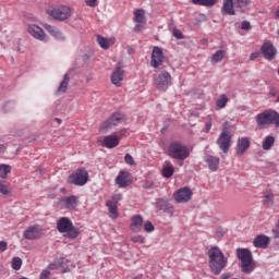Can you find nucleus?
Here are the masks:
<instances>
[{
    "instance_id": "393cba45",
    "label": "nucleus",
    "mask_w": 279,
    "mask_h": 279,
    "mask_svg": "<svg viewBox=\"0 0 279 279\" xmlns=\"http://www.w3.org/2000/svg\"><path fill=\"white\" fill-rule=\"evenodd\" d=\"M269 236L260 234L254 239L253 245L254 247H266L269 245Z\"/></svg>"
},
{
    "instance_id": "37998d69",
    "label": "nucleus",
    "mask_w": 279,
    "mask_h": 279,
    "mask_svg": "<svg viewBox=\"0 0 279 279\" xmlns=\"http://www.w3.org/2000/svg\"><path fill=\"white\" fill-rule=\"evenodd\" d=\"M144 230H145V232H154V230H156V228L154 227V223H151V221H146L144 223Z\"/></svg>"
},
{
    "instance_id": "9b49d317",
    "label": "nucleus",
    "mask_w": 279,
    "mask_h": 279,
    "mask_svg": "<svg viewBox=\"0 0 279 279\" xmlns=\"http://www.w3.org/2000/svg\"><path fill=\"white\" fill-rule=\"evenodd\" d=\"M177 204H189L193 199V191L189 187H181L173 194Z\"/></svg>"
},
{
    "instance_id": "c756f323",
    "label": "nucleus",
    "mask_w": 279,
    "mask_h": 279,
    "mask_svg": "<svg viewBox=\"0 0 279 279\" xmlns=\"http://www.w3.org/2000/svg\"><path fill=\"white\" fill-rule=\"evenodd\" d=\"M276 143V138L271 135H268L264 138L262 143V147L265 151H269L274 147V144Z\"/></svg>"
},
{
    "instance_id": "473e14b6",
    "label": "nucleus",
    "mask_w": 279,
    "mask_h": 279,
    "mask_svg": "<svg viewBox=\"0 0 279 279\" xmlns=\"http://www.w3.org/2000/svg\"><path fill=\"white\" fill-rule=\"evenodd\" d=\"M9 173H12V167L10 165H0V178L5 180Z\"/></svg>"
},
{
    "instance_id": "a19ab883",
    "label": "nucleus",
    "mask_w": 279,
    "mask_h": 279,
    "mask_svg": "<svg viewBox=\"0 0 279 279\" xmlns=\"http://www.w3.org/2000/svg\"><path fill=\"white\" fill-rule=\"evenodd\" d=\"M161 210H163V213H168V215H173L174 209H173V205L166 203V205L161 206Z\"/></svg>"
},
{
    "instance_id": "aec40b11",
    "label": "nucleus",
    "mask_w": 279,
    "mask_h": 279,
    "mask_svg": "<svg viewBox=\"0 0 279 279\" xmlns=\"http://www.w3.org/2000/svg\"><path fill=\"white\" fill-rule=\"evenodd\" d=\"M96 40L101 49H110L117 39H114V37L106 38L101 35H97Z\"/></svg>"
},
{
    "instance_id": "3c124183",
    "label": "nucleus",
    "mask_w": 279,
    "mask_h": 279,
    "mask_svg": "<svg viewBox=\"0 0 279 279\" xmlns=\"http://www.w3.org/2000/svg\"><path fill=\"white\" fill-rule=\"evenodd\" d=\"M49 271H54V269H60V264H49L48 265V268H47Z\"/></svg>"
},
{
    "instance_id": "58836bf2",
    "label": "nucleus",
    "mask_w": 279,
    "mask_h": 279,
    "mask_svg": "<svg viewBox=\"0 0 279 279\" xmlns=\"http://www.w3.org/2000/svg\"><path fill=\"white\" fill-rule=\"evenodd\" d=\"M263 202L264 204L271 206L274 204V194H271V192H266Z\"/></svg>"
},
{
    "instance_id": "e433bc0d",
    "label": "nucleus",
    "mask_w": 279,
    "mask_h": 279,
    "mask_svg": "<svg viewBox=\"0 0 279 279\" xmlns=\"http://www.w3.org/2000/svg\"><path fill=\"white\" fill-rule=\"evenodd\" d=\"M228 104V96L226 94L220 95V97L216 100V106L219 110L223 109Z\"/></svg>"
},
{
    "instance_id": "f8f14e48",
    "label": "nucleus",
    "mask_w": 279,
    "mask_h": 279,
    "mask_svg": "<svg viewBox=\"0 0 279 279\" xmlns=\"http://www.w3.org/2000/svg\"><path fill=\"white\" fill-rule=\"evenodd\" d=\"M28 34H31L35 40H40V43H49V36H47V33H45V31L36 24L28 25Z\"/></svg>"
},
{
    "instance_id": "f3484780",
    "label": "nucleus",
    "mask_w": 279,
    "mask_h": 279,
    "mask_svg": "<svg viewBox=\"0 0 279 279\" xmlns=\"http://www.w3.org/2000/svg\"><path fill=\"white\" fill-rule=\"evenodd\" d=\"M256 267L257 265L252 257V252L250 250H245V274H252Z\"/></svg>"
},
{
    "instance_id": "5701e85b",
    "label": "nucleus",
    "mask_w": 279,
    "mask_h": 279,
    "mask_svg": "<svg viewBox=\"0 0 279 279\" xmlns=\"http://www.w3.org/2000/svg\"><path fill=\"white\" fill-rule=\"evenodd\" d=\"M205 162L208 166V169L211 171H217L219 169V157H215L213 155H207L205 157Z\"/></svg>"
},
{
    "instance_id": "69168bd1",
    "label": "nucleus",
    "mask_w": 279,
    "mask_h": 279,
    "mask_svg": "<svg viewBox=\"0 0 279 279\" xmlns=\"http://www.w3.org/2000/svg\"><path fill=\"white\" fill-rule=\"evenodd\" d=\"M277 102L279 104V95H278V97H277Z\"/></svg>"
},
{
    "instance_id": "f03ea898",
    "label": "nucleus",
    "mask_w": 279,
    "mask_h": 279,
    "mask_svg": "<svg viewBox=\"0 0 279 279\" xmlns=\"http://www.w3.org/2000/svg\"><path fill=\"white\" fill-rule=\"evenodd\" d=\"M168 154L170 158H173L174 160H186L189 156H191V149L189 146L180 143V142H174L171 143L168 147Z\"/></svg>"
},
{
    "instance_id": "9d476101",
    "label": "nucleus",
    "mask_w": 279,
    "mask_h": 279,
    "mask_svg": "<svg viewBox=\"0 0 279 279\" xmlns=\"http://www.w3.org/2000/svg\"><path fill=\"white\" fill-rule=\"evenodd\" d=\"M165 64V52L162 48L155 46L151 51L150 66L153 69H160Z\"/></svg>"
},
{
    "instance_id": "7c9ffc66",
    "label": "nucleus",
    "mask_w": 279,
    "mask_h": 279,
    "mask_svg": "<svg viewBox=\"0 0 279 279\" xmlns=\"http://www.w3.org/2000/svg\"><path fill=\"white\" fill-rule=\"evenodd\" d=\"M194 5H203L204 8H213L217 0H191Z\"/></svg>"
},
{
    "instance_id": "72a5a7b5",
    "label": "nucleus",
    "mask_w": 279,
    "mask_h": 279,
    "mask_svg": "<svg viewBox=\"0 0 279 279\" xmlns=\"http://www.w3.org/2000/svg\"><path fill=\"white\" fill-rule=\"evenodd\" d=\"M225 57H226V50H218L213 54L211 62L217 64V62H221V60H223Z\"/></svg>"
},
{
    "instance_id": "5fc2aeb1",
    "label": "nucleus",
    "mask_w": 279,
    "mask_h": 279,
    "mask_svg": "<svg viewBox=\"0 0 279 279\" xmlns=\"http://www.w3.org/2000/svg\"><path fill=\"white\" fill-rule=\"evenodd\" d=\"M211 128H213V123L211 122H206L205 123V130H206L207 133L210 132Z\"/></svg>"
},
{
    "instance_id": "4c0bfd02",
    "label": "nucleus",
    "mask_w": 279,
    "mask_h": 279,
    "mask_svg": "<svg viewBox=\"0 0 279 279\" xmlns=\"http://www.w3.org/2000/svg\"><path fill=\"white\" fill-rule=\"evenodd\" d=\"M236 154H238V156H243V154H245V138L244 137H242L238 141Z\"/></svg>"
},
{
    "instance_id": "603ef678",
    "label": "nucleus",
    "mask_w": 279,
    "mask_h": 279,
    "mask_svg": "<svg viewBox=\"0 0 279 279\" xmlns=\"http://www.w3.org/2000/svg\"><path fill=\"white\" fill-rule=\"evenodd\" d=\"M143 24L144 23H137L134 27V32H143Z\"/></svg>"
},
{
    "instance_id": "09e8293b",
    "label": "nucleus",
    "mask_w": 279,
    "mask_h": 279,
    "mask_svg": "<svg viewBox=\"0 0 279 279\" xmlns=\"http://www.w3.org/2000/svg\"><path fill=\"white\" fill-rule=\"evenodd\" d=\"M85 3L88 8H97V0H85Z\"/></svg>"
},
{
    "instance_id": "680f3d73",
    "label": "nucleus",
    "mask_w": 279,
    "mask_h": 279,
    "mask_svg": "<svg viewBox=\"0 0 279 279\" xmlns=\"http://www.w3.org/2000/svg\"><path fill=\"white\" fill-rule=\"evenodd\" d=\"M247 147H250V141H245V148L247 149Z\"/></svg>"
},
{
    "instance_id": "f257e3e1",
    "label": "nucleus",
    "mask_w": 279,
    "mask_h": 279,
    "mask_svg": "<svg viewBox=\"0 0 279 279\" xmlns=\"http://www.w3.org/2000/svg\"><path fill=\"white\" fill-rule=\"evenodd\" d=\"M207 256L209 258L210 271L214 272L215 276H219L228 266V258L218 246H211L207 252Z\"/></svg>"
},
{
    "instance_id": "de8ad7c7",
    "label": "nucleus",
    "mask_w": 279,
    "mask_h": 279,
    "mask_svg": "<svg viewBox=\"0 0 279 279\" xmlns=\"http://www.w3.org/2000/svg\"><path fill=\"white\" fill-rule=\"evenodd\" d=\"M173 36L174 38H178V40H182L184 38V35L182 34V31L174 28L173 29Z\"/></svg>"
},
{
    "instance_id": "c03bdc74",
    "label": "nucleus",
    "mask_w": 279,
    "mask_h": 279,
    "mask_svg": "<svg viewBox=\"0 0 279 279\" xmlns=\"http://www.w3.org/2000/svg\"><path fill=\"white\" fill-rule=\"evenodd\" d=\"M49 278H51V270H48V268H46L40 272L39 279H49Z\"/></svg>"
},
{
    "instance_id": "2f4dec72",
    "label": "nucleus",
    "mask_w": 279,
    "mask_h": 279,
    "mask_svg": "<svg viewBox=\"0 0 279 279\" xmlns=\"http://www.w3.org/2000/svg\"><path fill=\"white\" fill-rule=\"evenodd\" d=\"M133 21L135 23H145V10L143 9L135 10Z\"/></svg>"
},
{
    "instance_id": "49530a36",
    "label": "nucleus",
    "mask_w": 279,
    "mask_h": 279,
    "mask_svg": "<svg viewBox=\"0 0 279 279\" xmlns=\"http://www.w3.org/2000/svg\"><path fill=\"white\" fill-rule=\"evenodd\" d=\"M117 138H119V143H121V140L123 136H128V129H122L119 132L116 133Z\"/></svg>"
},
{
    "instance_id": "bf43d9fd",
    "label": "nucleus",
    "mask_w": 279,
    "mask_h": 279,
    "mask_svg": "<svg viewBox=\"0 0 279 279\" xmlns=\"http://www.w3.org/2000/svg\"><path fill=\"white\" fill-rule=\"evenodd\" d=\"M256 58H258V53H252L251 54V60H256Z\"/></svg>"
},
{
    "instance_id": "ea45409f",
    "label": "nucleus",
    "mask_w": 279,
    "mask_h": 279,
    "mask_svg": "<svg viewBox=\"0 0 279 279\" xmlns=\"http://www.w3.org/2000/svg\"><path fill=\"white\" fill-rule=\"evenodd\" d=\"M124 161L125 165H129V167H136V161H134V157H132V155L126 154L124 156Z\"/></svg>"
},
{
    "instance_id": "864d4df0",
    "label": "nucleus",
    "mask_w": 279,
    "mask_h": 279,
    "mask_svg": "<svg viewBox=\"0 0 279 279\" xmlns=\"http://www.w3.org/2000/svg\"><path fill=\"white\" fill-rule=\"evenodd\" d=\"M272 232H274L276 239H279V220H278V223L276 225V229L272 230Z\"/></svg>"
},
{
    "instance_id": "4468645a",
    "label": "nucleus",
    "mask_w": 279,
    "mask_h": 279,
    "mask_svg": "<svg viewBox=\"0 0 279 279\" xmlns=\"http://www.w3.org/2000/svg\"><path fill=\"white\" fill-rule=\"evenodd\" d=\"M98 143L101 144V147H106L107 149H114V147H119V137H117V133L105 136L102 140H98Z\"/></svg>"
},
{
    "instance_id": "c9c22d12",
    "label": "nucleus",
    "mask_w": 279,
    "mask_h": 279,
    "mask_svg": "<svg viewBox=\"0 0 279 279\" xmlns=\"http://www.w3.org/2000/svg\"><path fill=\"white\" fill-rule=\"evenodd\" d=\"M11 267L14 271H19L23 267V259L21 257H13L11 260Z\"/></svg>"
},
{
    "instance_id": "a211bd4d",
    "label": "nucleus",
    "mask_w": 279,
    "mask_h": 279,
    "mask_svg": "<svg viewBox=\"0 0 279 279\" xmlns=\"http://www.w3.org/2000/svg\"><path fill=\"white\" fill-rule=\"evenodd\" d=\"M262 53L264 54V58H266V60L274 59V56H276L277 53L276 48L274 47V44L269 41L265 43L262 47Z\"/></svg>"
},
{
    "instance_id": "cd10ccee",
    "label": "nucleus",
    "mask_w": 279,
    "mask_h": 279,
    "mask_svg": "<svg viewBox=\"0 0 279 279\" xmlns=\"http://www.w3.org/2000/svg\"><path fill=\"white\" fill-rule=\"evenodd\" d=\"M0 195L3 197H10L12 195V186L8 181H0Z\"/></svg>"
},
{
    "instance_id": "6e6552de",
    "label": "nucleus",
    "mask_w": 279,
    "mask_h": 279,
    "mask_svg": "<svg viewBox=\"0 0 279 279\" xmlns=\"http://www.w3.org/2000/svg\"><path fill=\"white\" fill-rule=\"evenodd\" d=\"M173 77L171 76V73L168 71H160L158 74L154 76V83L158 90H167L169 86H171Z\"/></svg>"
},
{
    "instance_id": "052dcab7",
    "label": "nucleus",
    "mask_w": 279,
    "mask_h": 279,
    "mask_svg": "<svg viewBox=\"0 0 279 279\" xmlns=\"http://www.w3.org/2000/svg\"><path fill=\"white\" fill-rule=\"evenodd\" d=\"M270 97H276V92L275 90H270Z\"/></svg>"
},
{
    "instance_id": "a18cd8bd",
    "label": "nucleus",
    "mask_w": 279,
    "mask_h": 279,
    "mask_svg": "<svg viewBox=\"0 0 279 279\" xmlns=\"http://www.w3.org/2000/svg\"><path fill=\"white\" fill-rule=\"evenodd\" d=\"M131 241L133 243H141V244H143V243H145V236H143V235H134V236L131 238Z\"/></svg>"
},
{
    "instance_id": "6ab92c4d",
    "label": "nucleus",
    "mask_w": 279,
    "mask_h": 279,
    "mask_svg": "<svg viewBox=\"0 0 279 279\" xmlns=\"http://www.w3.org/2000/svg\"><path fill=\"white\" fill-rule=\"evenodd\" d=\"M62 204L68 210H75L77 208V196L72 195V196H65L61 199Z\"/></svg>"
},
{
    "instance_id": "6e6d98bb",
    "label": "nucleus",
    "mask_w": 279,
    "mask_h": 279,
    "mask_svg": "<svg viewBox=\"0 0 279 279\" xmlns=\"http://www.w3.org/2000/svg\"><path fill=\"white\" fill-rule=\"evenodd\" d=\"M232 277V275L230 274V272H225V274H222L221 275V279H228V278H231Z\"/></svg>"
},
{
    "instance_id": "13d9d810",
    "label": "nucleus",
    "mask_w": 279,
    "mask_h": 279,
    "mask_svg": "<svg viewBox=\"0 0 279 279\" xmlns=\"http://www.w3.org/2000/svg\"><path fill=\"white\" fill-rule=\"evenodd\" d=\"M5 149H7L5 145L0 144V154H3Z\"/></svg>"
},
{
    "instance_id": "4be33fe9",
    "label": "nucleus",
    "mask_w": 279,
    "mask_h": 279,
    "mask_svg": "<svg viewBox=\"0 0 279 279\" xmlns=\"http://www.w3.org/2000/svg\"><path fill=\"white\" fill-rule=\"evenodd\" d=\"M44 27L46 32H48V34H50V36H52L57 40H64V34H62V32H60L58 27L51 26L49 24L44 25Z\"/></svg>"
},
{
    "instance_id": "8fccbe9b",
    "label": "nucleus",
    "mask_w": 279,
    "mask_h": 279,
    "mask_svg": "<svg viewBox=\"0 0 279 279\" xmlns=\"http://www.w3.org/2000/svg\"><path fill=\"white\" fill-rule=\"evenodd\" d=\"M8 250V242L0 241V254Z\"/></svg>"
},
{
    "instance_id": "79ce46f5",
    "label": "nucleus",
    "mask_w": 279,
    "mask_h": 279,
    "mask_svg": "<svg viewBox=\"0 0 279 279\" xmlns=\"http://www.w3.org/2000/svg\"><path fill=\"white\" fill-rule=\"evenodd\" d=\"M121 199H123V194H113L111 196V204H116L118 206L119 202H121Z\"/></svg>"
},
{
    "instance_id": "ddd939ff",
    "label": "nucleus",
    "mask_w": 279,
    "mask_h": 279,
    "mask_svg": "<svg viewBox=\"0 0 279 279\" xmlns=\"http://www.w3.org/2000/svg\"><path fill=\"white\" fill-rule=\"evenodd\" d=\"M116 184L119 189H128L132 184V173L128 170H122L116 178Z\"/></svg>"
},
{
    "instance_id": "0eeeda50",
    "label": "nucleus",
    "mask_w": 279,
    "mask_h": 279,
    "mask_svg": "<svg viewBox=\"0 0 279 279\" xmlns=\"http://www.w3.org/2000/svg\"><path fill=\"white\" fill-rule=\"evenodd\" d=\"M230 123L225 122L222 126V132L217 140V145L223 151V154H228L230 151V146L232 145V135H230Z\"/></svg>"
},
{
    "instance_id": "1a4fd4ad",
    "label": "nucleus",
    "mask_w": 279,
    "mask_h": 279,
    "mask_svg": "<svg viewBox=\"0 0 279 279\" xmlns=\"http://www.w3.org/2000/svg\"><path fill=\"white\" fill-rule=\"evenodd\" d=\"M69 184H75V186H84L88 182V171L84 168L78 169L68 178Z\"/></svg>"
},
{
    "instance_id": "f704fd0d",
    "label": "nucleus",
    "mask_w": 279,
    "mask_h": 279,
    "mask_svg": "<svg viewBox=\"0 0 279 279\" xmlns=\"http://www.w3.org/2000/svg\"><path fill=\"white\" fill-rule=\"evenodd\" d=\"M238 258L241 260V269L245 271V248H238L236 250Z\"/></svg>"
},
{
    "instance_id": "423d86ee",
    "label": "nucleus",
    "mask_w": 279,
    "mask_h": 279,
    "mask_svg": "<svg viewBox=\"0 0 279 279\" xmlns=\"http://www.w3.org/2000/svg\"><path fill=\"white\" fill-rule=\"evenodd\" d=\"M48 14L54 21H68L73 15V9L69 5H59L48 10Z\"/></svg>"
},
{
    "instance_id": "2eb2a0df",
    "label": "nucleus",
    "mask_w": 279,
    "mask_h": 279,
    "mask_svg": "<svg viewBox=\"0 0 279 279\" xmlns=\"http://www.w3.org/2000/svg\"><path fill=\"white\" fill-rule=\"evenodd\" d=\"M43 236V229L39 226H31L24 231V239L36 241Z\"/></svg>"
},
{
    "instance_id": "a878e982",
    "label": "nucleus",
    "mask_w": 279,
    "mask_h": 279,
    "mask_svg": "<svg viewBox=\"0 0 279 279\" xmlns=\"http://www.w3.org/2000/svg\"><path fill=\"white\" fill-rule=\"evenodd\" d=\"M70 82H71V76H69V74H64L63 80L61 81L57 89V95H63V93H66Z\"/></svg>"
},
{
    "instance_id": "412c9836",
    "label": "nucleus",
    "mask_w": 279,
    "mask_h": 279,
    "mask_svg": "<svg viewBox=\"0 0 279 279\" xmlns=\"http://www.w3.org/2000/svg\"><path fill=\"white\" fill-rule=\"evenodd\" d=\"M130 228L132 232H141L143 230V216L135 215L131 219Z\"/></svg>"
},
{
    "instance_id": "39448f33",
    "label": "nucleus",
    "mask_w": 279,
    "mask_h": 279,
    "mask_svg": "<svg viewBox=\"0 0 279 279\" xmlns=\"http://www.w3.org/2000/svg\"><path fill=\"white\" fill-rule=\"evenodd\" d=\"M256 121L258 125H276V128H279V113L276 110L268 109L257 114Z\"/></svg>"
},
{
    "instance_id": "0e129e2a",
    "label": "nucleus",
    "mask_w": 279,
    "mask_h": 279,
    "mask_svg": "<svg viewBox=\"0 0 279 279\" xmlns=\"http://www.w3.org/2000/svg\"><path fill=\"white\" fill-rule=\"evenodd\" d=\"M56 121H57L58 123H62V120H60L59 118H56Z\"/></svg>"
},
{
    "instance_id": "20e7f679",
    "label": "nucleus",
    "mask_w": 279,
    "mask_h": 279,
    "mask_svg": "<svg viewBox=\"0 0 279 279\" xmlns=\"http://www.w3.org/2000/svg\"><path fill=\"white\" fill-rule=\"evenodd\" d=\"M57 230L61 233H65L68 239H77L80 236V230L73 226V221L66 217H62L57 221Z\"/></svg>"
},
{
    "instance_id": "dca6fc26",
    "label": "nucleus",
    "mask_w": 279,
    "mask_h": 279,
    "mask_svg": "<svg viewBox=\"0 0 279 279\" xmlns=\"http://www.w3.org/2000/svg\"><path fill=\"white\" fill-rule=\"evenodd\" d=\"M123 77H125V70L121 66H117L111 74V84L117 88H121Z\"/></svg>"
},
{
    "instance_id": "bb28decb",
    "label": "nucleus",
    "mask_w": 279,
    "mask_h": 279,
    "mask_svg": "<svg viewBox=\"0 0 279 279\" xmlns=\"http://www.w3.org/2000/svg\"><path fill=\"white\" fill-rule=\"evenodd\" d=\"M161 173L163 178H171V175L175 173V168H173V163H171V161H165Z\"/></svg>"
},
{
    "instance_id": "b1692460",
    "label": "nucleus",
    "mask_w": 279,
    "mask_h": 279,
    "mask_svg": "<svg viewBox=\"0 0 279 279\" xmlns=\"http://www.w3.org/2000/svg\"><path fill=\"white\" fill-rule=\"evenodd\" d=\"M221 13L223 15L234 16V2L232 0H225L221 8Z\"/></svg>"
},
{
    "instance_id": "7ed1b4c3",
    "label": "nucleus",
    "mask_w": 279,
    "mask_h": 279,
    "mask_svg": "<svg viewBox=\"0 0 279 279\" xmlns=\"http://www.w3.org/2000/svg\"><path fill=\"white\" fill-rule=\"evenodd\" d=\"M126 118L125 114L121 112H113L107 120H105L100 126L99 132L101 134H108L110 130L117 128V125H121V123H125Z\"/></svg>"
},
{
    "instance_id": "4d7b16f0",
    "label": "nucleus",
    "mask_w": 279,
    "mask_h": 279,
    "mask_svg": "<svg viewBox=\"0 0 279 279\" xmlns=\"http://www.w3.org/2000/svg\"><path fill=\"white\" fill-rule=\"evenodd\" d=\"M245 29L246 32L252 29V24H250V22H245Z\"/></svg>"
},
{
    "instance_id": "c85d7f7f",
    "label": "nucleus",
    "mask_w": 279,
    "mask_h": 279,
    "mask_svg": "<svg viewBox=\"0 0 279 279\" xmlns=\"http://www.w3.org/2000/svg\"><path fill=\"white\" fill-rule=\"evenodd\" d=\"M106 206L109 208V216L111 219H118L119 218V206L114 203L107 201Z\"/></svg>"
},
{
    "instance_id": "e2e57ef3",
    "label": "nucleus",
    "mask_w": 279,
    "mask_h": 279,
    "mask_svg": "<svg viewBox=\"0 0 279 279\" xmlns=\"http://www.w3.org/2000/svg\"><path fill=\"white\" fill-rule=\"evenodd\" d=\"M241 29H245V22H242Z\"/></svg>"
}]
</instances>
